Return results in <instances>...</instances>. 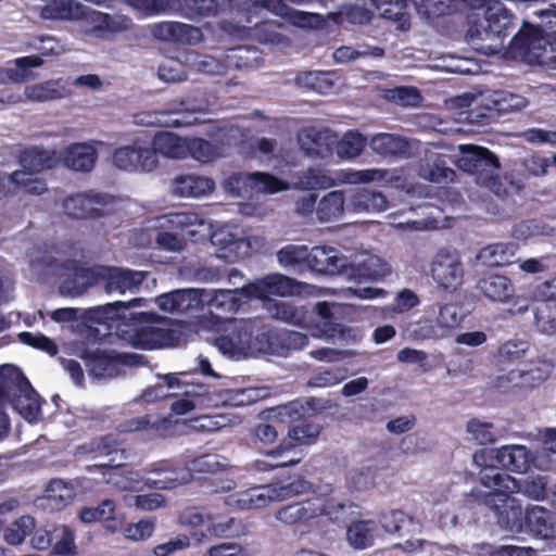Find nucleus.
Masks as SVG:
<instances>
[{"label": "nucleus", "instance_id": "nucleus-56", "mask_svg": "<svg viewBox=\"0 0 556 556\" xmlns=\"http://www.w3.org/2000/svg\"><path fill=\"white\" fill-rule=\"evenodd\" d=\"M419 176L430 182L446 184L453 180L454 172L445 165L440 155L429 153L420 165Z\"/></svg>", "mask_w": 556, "mask_h": 556}, {"label": "nucleus", "instance_id": "nucleus-17", "mask_svg": "<svg viewBox=\"0 0 556 556\" xmlns=\"http://www.w3.org/2000/svg\"><path fill=\"white\" fill-rule=\"evenodd\" d=\"M7 371L12 374L15 388L13 390V397L11 404L18 415L28 422H38L41 420V399L33 389L29 381L22 375L15 367H7L3 369L2 375L5 376Z\"/></svg>", "mask_w": 556, "mask_h": 556}, {"label": "nucleus", "instance_id": "nucleus-28", "mask_svg": "<svg viewBox=\"0 0 556 556\" xmlns=\"http://www.w3.org/2000/svg\"><path fill=\"white\" fill-rule=\"evenodd\" d=\"M304 154L312 159H328L333 155L336 132L329 129L305 128L298 137Z\"/></svg>", "mask_w": 556, "mask_h": 556}, {"label": "nucleus", "instance_id": "nucleus-8", "mask_svg": "<svg viewBox=\"0 0 556 556\" xmlns=\"http://www.w3.org/2000/svg\"><path fill=\"white\" fill-rule=\"evenodd\" d=\"M430 276L439 291L447 294L456 292L464 283L465 267L459 252L441 248L430 262Z\"/></svg>", "mask_w": 556, "mask_h": 556}, {"label": "nucleus", "instance_id": "nucleus-16", "mask_svg": "<svg viewBox=\"0 0 556 556\" xmlns=\"http://www.w3.org/2000/svg\"><path fill=\"white\" fill-rule=\"evenodd\" d=\"M508 494L511 493L493 490L484 496V504L494 511L501 527L514 533L521 532L526 526L522 505Z\"/></svg>", "mask_w": 556, "mask_h": 556}, {"label": "nucleus", "instance_id": "nucleus-21", "mask_svg": "<svg viewBox=\"0 0 556 556\" xmlns=\"http://www.w3.org/2000/svg\"><path fill=\"white\" fill-rule=\"evenodd\" d=\"M147 277L146 271L131 270L122 267H99L96 278L103 283L106 293L125 294L135 292Z\"/></svg>", "mask_w": 556, "mask_h": 556}, {"label": "nucleus", "instance_id": "nucleus-1", "mask_svg": "<svg viewBox=\"0 0 556 556\" xmlns=\"http://www.w3.org/2000/svg\"><path fill=\"white\" fill-rule=\"evenodd\" d=\"M144 230L135 239L138 247H154L161 251L179 253L186 248V238L200 241L211 235V224L193 211L173 212L150 218Z\"/></svg>", "mask_w": 556, "mask_h": 556}, {"label": "nucleus", "instance_id": "nucleus-42", "mask_svg": "<svg viewBox=\"0 0 556 556\" xmlns=\"http://www.w3.org/2000/svg\"><path fill=\"white\" fill-rule=\"evenodd\" d=\"M81 454H90L94 458L110 457L106 463L96 465V467H112L114 463L123 459V451L118 447L116 440L112 435L96 439L78 447Z\"/></svg>", "mask_w": 556, "mask_h": 556}, {"label": "nucleus", "instance_id": "nucleus-36", "mask_svg": "<svg viewBox=\"0 0 556 556\" xmlns=\"http://www.w3.org/2000/svg\"><path fill=\"white\" fill-rule=\"evenodd\" d=\"M371 151L384 157H408L414 149V142L395 134H376L368 142Z\"/></svg>", "mask_w": 556, "mask_h": 556}, {"label": "nucleus", "instance_id": "nucleus-37", "mask_svg": "<svg viewBox=\"0 0 556 556\" xmlns=\"http://www.w3.org/2000/svg\"><path fill=\"white\" fill-rule=\"evenodd\" d=\"M172 192L179 198H202L213 192L215 182L197 174H180L172 180Z\"/></svg>", "mask_w": 556, "mask_h": 556}, {"label": "nucleus", "instance_id": "nucleus-50", "mask_svg": "<svg viewBox=\"0 0 556 556\" xmlns=\"http://www.w3.org/2000/svg\"><path fill=\"white\" fill-rule=\"evenodd\" d=\"M66 86L62 79H50L28 85L24 89V97L31 102H46L65 97Z\"/></svg>", "mask_w": 556, "mask_h": 556}, {"label": "nucleus", "instance_id": "nucleus-48", "mask_svg": "<svg viewBox=\"0 0 556 556\" xmlns=\"http://www.w3.org/2000/svg\"><path fill=\"white\" fill-rule=\"evenodd\" d=\"M296 81L300 86L312 89L321 94L337 92L342 86V81L339 76L333 73L324 72L302 73L296 77Z\"/></svg>", "mask_w": 556, "mask_h": 556}, {"label": "nucleus", "instance_id": "nucleus-57", "mask_svg": "<svg viewBox=\"0 0 556 556\" xmlns=\"http://www.w3.org/2000/svg\"><path fill=\"white\" fill-rule=\"evenodd\" d=\"M251 329L247 339L250 341L249 354L273 353L275 350L274 340L276 336L260 320H249Z\"/></svg>", "mask_w": 556, "mask_h": 556}, {"label": "nucleus", "instance_id": "nucleus-49", "mask_svg": "<svg viewBox=\"0 0 556 556\" xmlns=\"http://www.w3.org/2000/svg\"><path fill=\"white\" fill-rule=\"evenodd\" d=\"M518 244L514 242L493 243L482 248L477 260L489 266L511 264L517 255Z\"/></svg>", "mask_w": 556, "mask_h": 556}, {"label": "nucleus", "instance_id": "nucleus-9", "mask_svg": "<svg viewBox=\"0 0 556 556\" xmlns=\"http://www.w3.org/2000/svg\"><path fill=\"white\" fill-rule=\"evenodd\" d=\"M180 522L190 529V536L198 544H202L208 534L215 538L229 536L235 519L214 515L205 509L188 508L180 515Z\"/></svg>", "mask_w": 556, "mask_h": 556}, {"label": "nucleus", "instance_id": "nucleus-52", "mask_svg": "<svg viewBox=\"0 0 556 556\" xmlns=\"http://www.w3.org/2000/svg\"><path fill=\"white\" fill-rule=\"evenodd\" d=\"M13 64L14 67L0 71L2 83L20 84L31 79L33 76L29 71L42 66L43 59L39 55H27L15 59Z\"/></svg>", "mask_w": 556, "mask_h": 556}, {"label": "nucleus", "instance_id": "nucleus-58", "mask_svg": "<svg viewBox=\"0 0 556 556\" xmlns=\"http://www.w3.org/2000/svg\"><path fill=\"white\" fill-rule=\"evenodd\" d=\"M315 308L317 315L321 319V325H318L314 330H312V336L326 340H336L337 338H341L344 333V327L331 321L332 305L328 302H319L316 304Z\"/></svg>", "mask_w": 556, "mask_h": 556}, {"label": "nucleus", "instance_id": "nucleus-20", "mask_svg": "<svg viewBox=\"0 0 556 556\" xmlns=\"http://www.w3.org/2000/svg\"><path fill=\"white\" fill-rule=\"evenodd\" d=\"M144 484L157 490H172L191 482L186 463L164 459L151 465Z\"/></svg>", "mask_w": 556, "mask_h": 556}, {"label": "nucleus", "instance_id": "nucleus-35", "mask_svg": "<svg viewBox=\"0 0 556 556\" xmlns=\"http://www.w3.org/2000/svg\"><path fill=\"white\" fill-rule=\"evenodd\" d=\"M152 35L163 41H175L186 45H197L202 40L200 28L179 22H162L154 24Z\"/></svg>", "mask_w": 556, "mask_h": 556}, {"label": "nucleus", "instance_id": "nucleus-44", "mask_svg": "<svg viewBox=\"0 0 556 556\" xmlns=\"http://www.w3.org/2000/svg\"><path fill=\"white\" fill-rule=\"evenodd\" d=\"M184 397L175 400L170 407L177 415H184L198 407H207L217 405V401H213L212 396L203 386H187Z\"/></svg>", "mask_w": 556, "mask_h": 556}, {"label": "nucleus", "instance_id": "nucleus-32", "mask_svg": "<svg viewBox=\"0 0 556 556\" xmlns=\"http://www.w3.org/2000/svg\"><path fill=\"white\" fill-rule=\"evenodd\" d=\"M319 433L320 427L317 424L303 421L299 425H294L289 429L288 437L283 439L276 448L266 452V455L271 458L288 456L295 446L314 443Z\"/></svg>", "mask_w": 556, "mask_h": 556}, {"label": "nucleus", "instance_id": "nucleus-2", "mask_svg": "<svg viewBox=\"0 0 556 556\" xmlns=\"http://www.w3.org/2000/svg\"><path fill=\"white\" fill-rule=\"evenodd\" d=\"M467 3L475 11L469 15L467 41L483 54H495L503 49V40L514 26L513 13L498 1L452 0Z\"/></svg>", "mask_w": 556, "mask_h": 556}, {"label": "nucleus", "instance_id": "nucleus-40", "mask_svg": "<svg viewBox=\"0 0 556 556\" xmlns=\"http://www.w3.org/2000/svg\"><path fill=\"white\" fill-rule=\"evenodd\" d=\"M526 527L542 539L556 536V515L542 506H531L525 513Z\"/></svg>", "mask_w": 556, "mask_h": 556}, {"label": "nucleus", "instance_id": "nucleus-33", "mask_svg": "<svg viewBox=\"0 0 556 556\" xmlns=\"http://www.w3.org/2000/svg\"><path fill=\"white\" fill-rule=\"evenodd\" d=\"M243 299H252L245 286L240 289H203L204 305L217 313H235Z\"/></svg>", "mask_w": 556, "mask_h": 556}, {"label": "nucleus", "instance_id": "nucleus-23", "mask_svg": "<svg viewBox=\"0 0 556 556\" xmlns=\"http://www.w3.org/2000/svg\"><path fill=\"white\" fill-rule=\"evenodd\" d=\"M252 299L264 300L269 296H292L301 292V285L281 274H270L245 286Z\"/></svg>", "mask_w": 556, "mask_h": 556}, {"label": "nucleus", "instance_id": "nucleus-41", "mask_svg": "<svg viewBox=\"0 0 556 556\" xmlns=\"http://www.w3.org/2000/svg\"><path fill=\"white\" fill-rule=\"evenodd\" d=\"M150 143L156 156L161 154L172 160H182L188 156V139L181 138L174 132L159 131Z\"/></svg>", "mask_w": 556, "mask_h": 556}, {"label": "nucleus", "instance_id": "nucleus-63", "mask_svg": "<svg viewBox=\"0 0 556 556\" xmlns=\"http://www.w3.org/2000/svg\"><path fill=\"white\" fill-rule=\"evenodd\" d=\"M529 346V343L523 340H508L493 353V362L496 366L515 363L527 354Z\"/></svg>", "mask_w": 556, "mask_h": 556}, {"label": "nucleus", "instance_id": "nucleus-64", "mask_svg": "<svg viewBox=\"0 0 556 556\" xmlns=\"http://www.w3.org/2000/svg\"><path fill=\"white\" fill-rule=\"evenodd\" d=\"M534 318L540 332L548 336L556 334V301L548 300L539 303L535 307Z\"/></svg>", "mask_w": 556, "mask_h": 556}, {"label": "nucleus", "instance_id": "nucleus-43", "mask_svg": "<svg viewBox=\"0 0 556 556\" xmlns=\"http://www.w3.org/2000/svg\"><path fill=\"white\" fill-rule=\"evenodd\" d=\"M368 142L357 130H348L342 136L336 134L333 155L341 161H353L363 153Z\"/></svg>", "mask_w": 556, "mask_h": 556}, {"label": "nucleus", "instance_id": "nucleus-34", "mask_svg": "<svg viewBox=\"0 0 556 556\" xmlns=\"http://www.w3.org/2000/svg\"><path fill=\"white\" fill-rule=\"evenodd\" d=\"M311 269L326 274H343L348 266V258L331 247L318 245L309 251L308 265Z\"/></svg>", "mask_w": 556, "mask_h": 556}, {"label": "nucleus", "instance_id": "nucleus-7", "mask_svg": "<svg viewBox=\"0 0 556 556\" xmlns=\"http://www.w3.org/2000/svg\"><path fill=\"white\" fill-rule=\"evenodd\" d=\"M472 459L481 468L479 477L489 468L500 471L496 465L517 473H523L534 462L532 453L525 445L519 444L504 445L500 448H482L473 454Z\"/></svg>", "mask_w": 556, "mask_h": 556}, {"label": "nucleus", "instance_id": "nucleus-4", "mask_svg": "<svg viewBox=\"0 0 556 556\" xmlns=\"http://www.w3.org/2000/svg\"><path fill=\"white\" fill-rule=\"evenodd\" d=\"M308 481L295 476L291 481H277L274 483L253 485L224 497V504L239 511L258 510L266 508L273 502H283L293 496L307 493Z\"/></svg>", "mask_w": 556, "mask_h": 556}, {"label": "nucleus", "instance_id": "nucleus-27", "mask_svg": "<svg viewBox=\"0 0 556 556\" xmlns=\"http://www.w3.org/2000/svg\"><path fill=\"white\" fill-rule=\"evenodd\" d=\"M462 155L458 160L459 167L476 176L477 184L480 176L496 172L500 168L497 157L488 149L476 146H459Z\"/></svg>", "mask_w": 556, "mask_h": 556}, {"label": "nucleus", "instance_id": "nucleus-46", "mask_svg": "<svg viewBox=\"0 0 556 556\" xmlns=\"http://www.w3.org/2000/svg\"><path fill=\"white\" fill-rule=\"evenodd\" d=\"M377 522L380 526L379 535L381 539L384 534L415 533L420 529V525L417 521L401 510L382 514Z\"/></svg>", "mask_w": 556, "mask_h": 556}, {"label": "nucleus", "instance_id": "nucleus-19", "mask_svg": "<svg viewBox=\"0 0 556 556\" xmlns=\"http://www.w3.org/2000/svg\"><path fill=\"white\" fill-rule=\"evenodd\" d=\"M206 110L205 103L191 105L189 102H181L180 109L166 112H140L134 115V123L139 126H188L199 122L195 113Z\"/></svg>", "mask_w": 556, "mask_h": 556}, {"label": "nucleus", "instance_id": "nucleus-61", "mask_svg": "<svg viewBox=\"0 0 556 556\" xmlns=\"http://www.w3.org/2000/svg\"><path fill=\"white\" fill-rule=\"evenodd\" d=\"M523 378V387L527 389L535 388L546 381L554 369L551 359L538 358L530 362L526 368H520Z\"/></svg>", "mask_w": 556, "mask_h": 556}, {"label": "nucleus", "instance_id": "nucleus-26", "mask_svg": "<svg viewBox=\"0 0 556 556\" xmlns=\"http://www.w3.org/2000/svg\"><path fill=\"white\" fill-rule=\"evenodd\" d=\"M160 309L166 313H188L198 311L204 306L203 289H178L155 298Z\"/></svg>", "mask_w": 556, "mask_h": 556}, {"label": "nucleus", "instance_id": "nucleus-39", "mask_svg": "<svg viewBox=\"0 0 556 556\" xmlns=\"http://www.w3.org/2000/svg\"><path fill=\"white\" fill-rule=\"evenodd\" d=\"M465 319L462 307L453 302L440 304L434 319V327L429 338H444L457 329Z\"/></svg>", "mask_w": 556, "mask_h": 556}, {"label": "nucleus", "instance_id": "nucleus-25", "mask_svg": "<svg viewBox=\"0 0 556 556\" xmlns=\"http://www.w3.org/2000/svg\"><path fill=\"white\" fill-rule=\"evenodd\" d=\"M251 329L250 321L233 320L225 329V333L219 336L215 345L219 352L231 358H240L249 354L250 341L247 339Z\"/></svg>", "mask_w": 556, "mask_h": 556}, {"label": "nucleus", "instance_id": "nucleus-51", "mask_svg": "<svg viewBox=\"0 0 556 556\" xmlns=\"http://www.w3.org/2000/svg\"><path fill=\"white\" fill-rule=\"evenodd\" d=\"M479 290L490 300L508 302L515 292L510 280L501 275H489L478 281Z\"/></svg>", "mask_w": 556, "mask_h": 556}, {"label": "nucleus", "instance_id": "nucleus-5", "mask_svg": "<svg viewBox=\"0 0 556 556\" xmlns=\"http://www.w3.org/2000/svg\"><path fill=\"white\" fill-rule=\"evenodd\" d=\"M507 54L529 65L556 70V39L544 37L528 23L511 39Z\"/></svg>", "mask_w": 556, "mask_h": 556}, {"label": "nucleus", "instance_id": "nucleus-14", "mask_svg": "<svg viewBox=\"0 0 556 556\" xmlns=\"http://www.w3.org/2000/svg\"><path fill=\"white\" fill-rule=\"evenodd\" d=\"M226 191L236 197L250 194H274L290 188V185L270 174L255 172L252 174H235L224 184Z\"/></svg>", "mask_w": 556, "mask_h": 556}, {"label": "nucleus", "instance_id": "nucleus-24", "mask_svg": "<svg viewBox=\"0 0 556 556\" xmlns=\"http://www.w3.org/2000/svg\"><path fill=\"white\" fill-rule=\"evenodd\" d=\"M212 243L218 248L216 256L228 263H233L244 256L249 251V242L240 228L225 226L211 236Z\"/></svg>", "mask_w": 556, "mask_h": 556}, {"label": "nucleus", "instance_id": "nucleus-54", "mask_svg": "<svg viewBox=\"0 0 556 556\" xmlns=\"http://www.w3.org/2000/svg\"><path fill=\"white\" fill-rule=\"evenodd\" d=\"M266 311L271 318L289 323L294 326H306L308 309L304 306L295 307L282 301H269Z\"/></svg>", "mask_w": 556, "mask_h": 556}, {"label": "nucleus", "instance_id": "nucleus-11", "mask_svg": "<svg viewBox=\"0 0 556 556\" xmlns=\"http://www.w3.org/2000/svg\"><path fill=\"white\" fill-rule=\"evenodd\" d=\"M113 164L127 173L148 174L159 167V159L151 149L150 141L138 138L114 151Z\"/></svg>", "mask_w": 556, "mask_h": 556}, {"label": "nucleus", "instance_id": "nucleus-55", "mask_svg": "<svg viewBox=\"0 0 556 556\" xmlns=\"http://www.w3.org/2000/svg\"><path fill=\"white\" fill-rule=\"evenodd\" d=\"M88 7L74 0H54L42 10V15L49 18L83 22Z\"/></svg>", "mask_w": 556, "mask_h": 556}, {"label": "nucleus", "instance_id": "nucleus-29", "mask_svg": "<svg viewBox=\"0 0 556 556\" xmlns=\"http://www.w3.org/2000/svg\"><path fill=\"white\" fill-rule=\"evenodd\" d=\"M64 167L87 173L92 170L98 160V151L92 142H78L66 146L58 155Z\"/></svg>", "mask_w": 556, "mask_h": 556}, {"label": "nucleus", "instance_id": "nucleus-59", "mask_svg": "<svg viewBox=\"0 0 556 556\" xmlns=\"http://www.w3.org/2000/svg\"><path fill=\"white\" fill-rule=\"evenodd\" d=\"M351 207L357 213H379L388 208V202L380 192L361 189L352 197Z\"/></svg>", "mask_w": 556, "mask_h": 556}, {"label": "nucleus", "instance_id": "nucleus-22", "mask_svg": "<svg viewBox=\"0 0 556 556\" xmlns=\"http://www.w3.org/2000/svg\"><path fill=\"white\" fill-rule=\"evenodd\" d=\"M390 273V266L381 257L365 251L353 254L344 269L346 278L353 280L379 281Z\"/></svg>", "mask_w": 556, "mask_h": 556}, {"label": "nucleus", "instance_id": "nucleus-45", "mask_svg": "<svg viewBox=\"0 0 556 556\" xmlns=\"http://www.w3.org/2000/svg\"><path fill=\"white\" fill-rule=\"evenodd\" d=\"M59 164L58 154L54 150L33 147L26 149L21 155L22 170L27 173H39L50 169Z\"/></svg>", "mask_w": 556, "mask_h": 556}, {"label": "nucleus", "instance_id": "nucleus-30", "mask_svg": "<svg viewBox=\"0 0 556 556\" xmlns=\"http://www.w3.org/2000/svg\"><path fill=\"white\" fill-rule=\"evenodd\" d=\"M78 356L84 359L89 375L94 378H114L123 371L124 362L119 355L84 349Z\"/></svg>", "mask_w": 556, "mask_h": 556}, {"label": "nucleus", "instance_id": "nucleus-62", "mask_svg": "<svg viewBox=\"0 0 556 556\" xmlns=\"http://www.w3.org/2000/svg\"><path fill=\"white\" fill-rule=\"evenodd\" d=\"M185 64L197 72L210 75H222L227 71L224 59L220 61L212 55L200 54L195 51L185 54Z\"/></svg>", "mask_w": 556, "mask_h": 556}, {"label": "nucleus", "instance_id": "nucleus-47", "mask_svg": "<svg viewBox=\"0 0 556 556\" xmlns=\"http://www.w3.org/2000/svg\"><path fill=\"white\" fill-rule=\"evenodd\" d=\"M371 2L383 18L397 23V28L402 30L409 26V7H417L414 0H371Z\"/></svg>", "mask_w": 556, "mask_h": 556}, {"label": "nucleus", "instance_id": "nucleus-60", "mask_svg": "<svg viewBox=\"0 0 556 556\" xmlns=\"http://www.w3.org/2000/svg\"><path fill=\"white\" fill-rule=\"evenodd\" d=\"M260 52L254 48L238 47L230 49L224 56L227 70L256 68L260 65Z\"/></svg>", "mask_w": 556, "mask_h": 556}, {"label": "nucleus", "instance_id": "nucleus-10", "mask_svg": "<svg viewBox=\"0 0 556 556\" xmlns=\"http://www.w3.org/2000/svg\"><path fill=\"white\" fill-rule=\"evenodd\" d=\"M330 507L329 501L308 500L285 505L275 511L274 517L277 521L306 533L319 517L331 515Z\"/></svg>", "mask_w": 556, "mask_h": 556}, {"label": "nucleus", "instance_id": "nucleus-3", "mask_svg": "<svg viewBox=\"0 0 556 556\" xmlns=\"http://www.w3.org/2000/svg\"><path fill=\"white\" fill-rule=\"evenodd\" d=\"M452 104L462 110L458 114L460 122L473 124L493 117L494 113L521 111L529 105V100L518 93L497 90L479 94L466 93L454 99Z\"/></svg>", "mask_w": 556, "mask_h": 556}, {"label": "nucleus", "instance_id": "nucleus-38", "mask_svg": "<svg viewBox=\"0 0 556 556\" xmlns=\"http://www.w3.org/2000/svg\"><path fill=\"white\" fill-rule=\"evenodd\" d=\"M379 531L380 526L377 520H354L346 527V542L353 549L364 551L371 547L376 541L381 540Z\"/></svg>", "mask_w": 556, "mask_h": 556}, {"label": "nucleus", "instance_id": "nucleus-15", "mask_svg": "<svg viewBox=\"0 0 556 556\" xmlns=\"http://www.w3.org/2000/svg\"><path fill=\"white\" fill-rule=\"evenodd\" d=\"M114 206V198L94 191L78 192L63 201L64 213L76 219L98 218L110 213Z\"/></svg>", "mask_w": 556, "mask_h": 556}, {"label": "nucleus", "instance_id": "nucleus-53", "mask_svg": "<svg viewBox=\"0 0 556 556\" xmlns=\"http://www.w3.org/2000/svg\"><path fill=\"white\" fill-rule=\"evenodd\" d=\"M344 192L334 190L326 193L317 203L316 217L321 223L334 222L344 214Z\"/></svg>", "mask_w": 556, "mask_h": 556}, {"label": "nucleus", "instance_id": "nucleus-12", "mask_svg": "<svg viewBox=\"0 0 556 556\" xmlns=\"http://www.w3.org/2000/svg\"><path fill=\"white\" fill-rule=\"evenodd\" d=\"M132 28V21L122 14H109L88 9L83 22L79 23V31L90 39L110 41L117 35Z\"/></svg>", "mask_w": 556, "mask_h": 556}, {"label": "nucleus", "instance_id": "nucleus-31", "mask_svg": "<svg viewBox=\"0 0 556 556\" xmlns=\"http://www.w3.org/2000/svg\"><path fill=\"white\" fill-rule=\"evenodd\" d=\"M76 496V486L63 479H52L41 496L36 500V506L46 511H59L68 506Z\"/></svg>", "mask_w": 556, "mask_h": 556}, {"label": "nucleus", "instance_id": "nucleus-6", "mask_svg": "<svg viewBox=\"0 0 556 556\" xmlns=\"http://www.w3.org/2000/svg\"><path fill=\"white\" fill-rule=\"evenodd\" d=\"M166 318L155 313L140 312L131 314V323L123 324L117 329V336L127 344L152 350L167 345L172 339L165 328Z\"/></svg>", "mask_w": 556, "mask_h": 556}, {"label": "nucleus", "instance_id": "nucleus-13", "mask_svg": "<svg viewBox=\"0 0 556 556\" xmlns=\"http://www.w3.org/2000/svg\"><path fill=\"white\" fill-rule=\"evenodd\" d=\"M480 482L483 486L513 493H522L523 495L541 501L545 497L546 480L544 477L528 478L522 482L507 473L497 471L494 468L484 470L480 476Z\"/></svg>", "mask_w": 556, "mask_h": 556}, {"label": "nucleus", "instance_id": "nucleus-18", "mask_svg": "<svg viewBox=\"0 0 556 556\" xmlns=\"http://www.w3.org/2000/svg\"><path fill=\"white\" fill-rule=\"evenodd\" d=\"M303 407L299 403H290L276 408L263 412L260 418L263 422L257 424L253 429V442L260 447L273 444L278 438V429L275 421L287 422L299 419Z\"/></svg>", "mask_w": 556, "mask_h": 556}]
</instances>
